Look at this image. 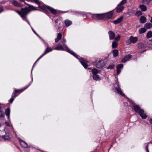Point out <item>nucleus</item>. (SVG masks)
<instances>
[{
  "mask_svg": "<svg viewBox=\"0 0 152 152\" xmlns=\"http://www.w3.org/2000/svg\"><path fill=\"white\" fill-rule=\"evenodd\" d=\"M113 15V13L112 11L109 12L101 14H92L91 18L94 19L100 20L103 19H110Z\"/></svg>",
  "mask_w": 152,
  "mask_h": 152,
  "instance_id": "1",
  "label": "nucleus"
},
{
  "mask_svg": "<svg viewBox=\"0 0 152 152\" xmlns=\"http://www.w3.org/2000/svg\"><path fill=\"white\" fill-rule=\"evenodd\" d=\"M128 101L130 102L132 106L133 107L135 112L137 113H138L142 118L145 119L147 118V116L144 113V110L141 109L139 105L136 104L133 101L129 98L128 99Z\"/></svg>",
  "mask_w": 152,
  "mask_h": 152,
  "instance_id": "2",
  "label": "nucleus"
},
{
  "mask_svg": "<svg viewBox=\"0 0 152 152\" xmlns=\"http://www.w3.org/2000/svg\"><path fill=\"white\" fill-rule=\"evenodd\" d=\"M15 11L24 20L26 21L30 25V23L27 19V15L30 12L31 10H28V8L26 7L24 8H22L20 11L15 10Z\"/></svg>",
  "mask_w": 152,
  "mask_h": 152,
  "instance_id": "3",
  "label": "nucleus"
},
{
  "mask_svg": "<svg viewBox=\"0 0 152 152\" xmlns=\"http://www.w3.org/2000/svg\"><path fill=\"white\" fill-rule=\"evenodd\" d=\"M93 64L98 68H101L105 65L103 60L100 58L97 59Z\"/></svg>",
  "mask_w": 152,
  "mask_h": 152,
  "instance_id": "4",
  "label": "nucleus"
},
{
  "mask_svg": "<svg viewBox=\"0 0 152 152\" xmlns=\"http://www.w3.org/2000/svg\"><path fill=\"white\" fill-rule=\"evenodd\" d=\"M30 85V84L27 85L25 87L20 90H14L13 92L12 97H15V98L19 94L22 92L25 89H27Z\"/></svg>",
  "mask_w": 152,
  "mask_h": 152,
  "instance_id": "5",
  "label": "nucleus"
},
{
  "mask_svg": "<svg viewBox=\"0 0 152 152\" xmlns=\"http://www.w3.org/2000/svg\"><path fill=\"white\" fill-rule=\"evenodd\" d=\"M138 40L137 37H134L131 36L129 39H127L126 42L127 45H129L131 43H135L137 42Z\"/></svg>",
  "mask_w": 152,
  "mask_h": 152,
  "instance_id": "6",
  "label": "nucleus"
},
{
  "mask_svg": "<svg viewBox=\"0 0 152 152\" xmlns=\"http://www.w3.org/2000/svg\"><path fill=\"white\" fill-rule=\"evenodd\" d=\"M132 57V56L130 54L126 55L122 58L121 61L122 62L125 63L131 58Z\"/></svg>",
  "mask_w": 152,
  "mask_h": 152,
  "instance_id": "7",
  "label": "nucleus"
},
{
  "mask_svg": "<svg viewBox=\"0 0 152 152\" xmlns=\"http://www.w3.org/2000/svg\"><path fill=\"white\" fill-rule=\"evenodd\" d=\"M115 92H117L120 95L124 96H125V94H124L121 90V88L119 87H116L115 88Z\"/></svg>",
  "mask_w": 152,
  "mask_h": 152,
  "instance_id": "8",
  "label": "nucleus"
},
{
  "mask_svg": "<svg viewBox=\"0 0 152 152\" xmlns=\"http://www.w3.org/2000/svg\"><path fill=\"white\" fill-rule=\"evenodd\" d=\"M124 7L123 6L120 5L118 4L115 8V10L117 12L119 13L122 12L124 9Z\"/></svg>",
  "mask_w": 152,
  "mask_h": 152,
  "instance_id": "9",
  "label": "nucleus"
},
{
  "mask_svg": "<svg viewBox=\"0 0 152 152\" xmlns=\"http://www.w3.org/2000/svg\"><path fill=\"white\" fill-rule=\"evenodd\" d=\"M108 34L110 40H113L114 39L115 37V34L112 31H110Z\"/></svg>",
  "mask_w": 152,
  "mask_h": 152,
  "instance_id": "10",
  "label": "nucleus"
},
{
  "mask_svg": "<svg viewBox=\"0 0 152 152\" xmlns=\"http://www.w3.org/2000/svg\"><path fill=\"white\" fill-rule=\"evenodd\" d=\"M66 51L74 56L77 58L78 59H79L78 58V56L75 52L70 50L68 48L66 49Z\"/></svg>",
  "mask_w": 152,
  "mask_h": 152,
  "instance_id": "11",
  "label": "nucleus"
},
{
  "mask_svg": "<svg viewBox=\"0 0 152 152\" xmlns=\"http://www.w3.org/2000/svg\"><path fill=\"white\" fill-rule=\"evenodd\" d=\"M20 145L22 146L24 148H28V147L27 143L24 141L21 140L20 139H19Z\"/></svg>",
  "mask_w": 152,
  "mask_h": 152,
  "instance_id": "12",
  "label": "nucleus"
},
{
  "mask_svg": "<svg viewBox=\"0 0 152 152\" xmlns=\"http://www.w3.org/2000/svg\"><path fill=\"white\" fill-rule=\"evenodd\" d=\"M54 50H66V48L64 49L63 46L60 44H58L56 47L54 49Z\"/></svg>",
  "mask_w": 152,
  "mask_h": 152,
  "instance_id": "13",
  "label": "nucleus"
},
{
  "mask_svg": "<svg viewBox=\"0 0 152 152\" xmlns=\"http://www.w3.org/2000/svg\"><path fill=\"white\" fill-rule=\"evenodd\" d=\"M123 67V64H120L118 65L117 66V74L118 75L119 74L121 71V69Z\"/></svg>",
  "mask_w": 152,
  "mask_h": 152,
  "instance_id": "14",
  "label": "nucleus"
},
{
  "mask_svg": "<svg viewBox=\"0 0 152 152\" xmlns=\"http://www.w3.org/2000/svg\"><path fill=\"white\" fill-rule=\"evenodd\" d=\"M47 9L50 10L51 13L53 14H55L57 13V12L56 10L48 6L47 7Z\"/></svg>",
  "mask_w": 152,
  "mask_h": 152,
  "instance_id": "15",
  "label": "nucleus"
},
{
  "mask_svg": "<svg viewBox=\"0 0 152 152\" xmlns=\"http://www.w3.org/2000/svg\"><path fill=\"white\" fill-rule=\"evenodd\" d=\"M79 59L80 62L82 65L86 69L88 67V65L84 61V60L82 58H81V59Z\"/></svg>",
  "mask_w": 152,
  "mask_h": 152,
  "instance_id": "16",
  "label": "nucleus"
},
{
  "mask_svg": "<svg viewBox=\"0 0 152 152\" xmlns=\"http://www.w3.org/2000/svg\"><path fill=\"white\" fill-rule=\"evenodd\" d=\"M123 17L121 16L120 17L118 18L116 20H114L112 21L114 24H117L120 23L123 20Z\"/></svg>",
  "mask_w": 152,
  "mask_h": 152,
  "instance_id": "17",
  "label": "nucleus"
},
{
  "mask_svg": "<svg viewBox=\"0 0 152 152\" xmlns=\"http://www.w3.org/2000/svg\"><path fill=\"white\" fill-rule=\"evenodd\" d=\"M140 22L142 23H145L146 21V18L144 16H142L140 18Z\"/></svg>",
  "mask_w": 152,
  "mask_h": 152,
  "instance_id": "18",
  "label": "nucleus"
},
{
  "mask_svg": "<svg viewBox=\"0 0 152 152\" xmlns=\"http://www.w3.org/2000/svg\"><path fill=\"white\" fill-rule=\"evenodd\" d=\"M10 109L9 108H8L5 111V114L8 117V119L10 118Z\"/></svg>",
  "mask_w": 152,
  "mask_h": 152,
  "instance_id": "19",
  "label": "nucleus"
},
{
  "mask_svg": "<svg viewBox=\"0 0 152 152\" xmlns=\"http://www.w3.org/2000/svg\"><path fill=\"white\" fill-rule=\"evenodd\" d=\"M64 23L66 26L68 27L72 24V22L69 20H66L64 21Z\"/></svg>",
  "mask_w": 152,
  "mask_h": 152,
  "instance_id": "20",
  "label": "nucleus"
},
{
  "mask_svg": "<svg viewBox=\"0 0 152 152\" xmlns=\"http://www.w3.org/2000/svg\"><path fill=\"white\" fill-rule=\"evenodd\" d=\"M53 49L51 48L48 47L47 48L45 49L44 52L43 54L44 56L48 53L51 51Z\"/></svg>",
  "mask_w": 152,
  "mask_h": 152,
  "instance_id": "21",
  "label": "nucleus"
},
{
  "mask_svg": "<svg viewBox=\"0 0 152 152\" xmlns=\"http://www.w3.org/2000/svg\"><path fill=\"white\" fill-rule=\"evenodd\" d=\"M62 38V34L61 33H58L57 34V37L55 39L56 42H57Z\"/></svg>",
  "mask_w": 152,
  "mask_h": 152,
  "instance_id": "22",
  "label": "nucleus"
},
{
  "mask_svg": "<svg viewBox=\"0 0 152 152\" xmlns=\"http://www.w3.org/2000/svg\"><path fill=\"white\" fill-rule=\"evenodd\" d=\"M139 7L142 11H145L147 10V7L145 5H140Z\"/></svg>",
  "mask_w": 152,
  "mask_h": 152,
  "instance_id": "23",
  "label": "nucleus"
},
{
  "mask_svg": "<svg viewBox=\"0 0 152 152\" xmlns=\"http://www.w3.org/2000/svg\"><path fill=\"white\" fill-rule=\"evenodd\" d=\"M145 48V46L142 43L138 44V48L140 50L144 49Z\"/></svg>",
  "mask_w": 152,
  "mask_h": 152,
  "instance_id": "24",
  "label": "nucleus"
},
{
  "mask_svg": "<svg viewBox=\"0 0 152 152\" xmlns=\"http://www.w3.org/2000/svg\"><path fill=\"white\" fill-rule=\"evenodd\" d=\"M144 27L146 28L149 29L152 27V24L147 23L145 25Z\"/></svg>",
  "mask_w": 152,
  "mask_h": 152,
  "instance_id": "25",
  "label": "nucleus"
},
{
  "mask_svg": "<svg viewBox=\"0 0 152 152\" xmlns=\"http://www.w3.org/2000/svg\"><path fill=\"white\" fill-rule=\"evenodd\" d=\"M113 56L114 57L117 56L118 54V51L117 49H114L113 51Z\"/></svg>",
  "mask_w": 152,
  "mask_h": 152,
  "instance_id": "26",
  "label": "nucleus"
},
{
  "mask_svg": "<svg viewBox=\"0 0 152 152\" xmlns=\"http://www.w3.org/2000/svg\"><path fill=\"white\" fill-rule=\"evenodd\" d=\"M2 138L4 139L5 140H9L10 139V137L8 135H5L1 136Z\"/></svg>",
  "mask_w": 152,
  "mask_h": 152,
  "instance_id": "27",
  "label": "nucleus"
},
{
  "mask_svg": "<svg viewBox=\"0 0 152 152\" xmlns=\"http://www.w3.org/2000/svg\"><path fill=\"white\" fill-rule=\"evenodd\" d=\"M147 30V29L145 28H142L140 29L139 30V33L140 34H142L145 32Z\"/></svg>",
  "mask_w": 152,
  "mask_h": 152,
  "instance_id": "28",
  "label": "nucleus"
},
{
  "mask_svg": "<svg viewBox=\"0 0 152 152\" xmlns=\"http://www.w3.org/2000/svg\"><path fill=\"white\" fill-rule=\"evenodd\" d=\"M29 6V7H27L28 8V10H29L31 11L32 10H36V7L33 5H30L29 4H28Z\"/></svg>",
  "mask_w": 152,
  "mask_h": 152,
  "instance_id": "29",
  "label": "nucleus"
},
{
  "mask_svg": "<svg viewBox=\"0 0 152 152\" xmlns=\"http://www.w3.org/2000/svg\"><path fill=\"white\" fill-rule=\"evenodd\" d=\"M93 77V79L95 80H100L101 79L100 77H99V75H98L97 74L94 75Z\"/></svg>",
  "mask_w": 152,
  "mask_h": 152,
  "instance_id": "30",
  "label": "nucleus"
},
{
  "mask_svg": "<svg viewBox=\"0 0 152 152\" xmlns=\"http://www.w3.org/2000/svg\"><path fill=\"white\" fill-rule=\"evenodd\" d=\"M12 4L14 6H15L18 7H20L22 6L20 4L18 3L17 1L15 0L13 1Z\"/></svg>",
  "mask_w": 152,
  "mask_h": 152,
  "instance_id": "31",
  "label": "nucleus"
},
{
  "mask_svg": "<svg viewBox=\"0 0 152 152\" xmlns=\"http://www.w3.org/2000/svg\"><path fill=\"white\" fill-rule=\"evenodd\" d=\"M118 45L117 43L115 41H114L112 42V47L113 48H116Z\"/></svg>",
  "mask_w": 152,
  "mask_h": 152,
  "instance_id": "32",
  "label": "nucleus"
},
{
  "mask_svg": "<svg viewBox=\"0 0 152 152\" xmlns=\"http://www.w3.org/2000/svg\"><path fill=\"white\" fill-rule=\"evenodd\" d=\"M152 37V31H149L147 34L146 37L147 38H150Z\"/></svg>",
  "mask_w": 152,
  "mask_h": 152,
  "instance_id": "33",
  "label": "nucleus"
},
{
  "mask_svg": "<svg viewBox=\"0 0 152 152\" xmlns=\"http://www.w3.org/2000/svg\"><path fill=\"white\" fill-rule=\"evenodd\" d=\"M66 42V40L63 39V40L61 41V42L62 43V45L64 46L65 48H66V49L68 47L66 45L65 43Z\"/></svg>",
  "mask_w": 152,
  "mask_h": 152,
  "instance_id": "34",
  "label": "nucleus"
},
{
  "mask_svg": "<svg viewBox=\"0 0 152 152\" xmlns=\"http://www.w3.org/2000/svg\"><path fill=\"white\" fill-rule=\"evenodd\" d=\"M1 107H0V118H4V113L1 110Z\"/></svg>",
  "mask_w": 152,
  "mask_h": 152,
  "instance_id": "35",
  "label": "nucleus"
},
{
  "mask_svg": "<svg viewBox=\"0 0 152 152\" xmlns=\"http://www.w3.org/2000/svg\"><path fill=\"white\" fill-rule=\"evenodd\" d=\"M92 72L94 75L97 74L98 73V70L97 69H92Z\"/></svg>",
  "mask_w": 152,
  "mask_h": 152,
  "instance_id": "36",
  "label": "nucleus"
},
{
  "mask_svg": "<svg viewBox=\"0 0 152 152\" xmlns=\"http://www.w3.org/2000/svg\"><path fill=\"white\" fill-rule=\"evenodd\" d=\"M142 14V12L140 11H137L136 12V15L139 16Z\"/></svg>",
  "mask_w": 152,
  "mask_h": 152,
  "instance_id": "37",
  "label": "nucleus"
},
{
  "mask_svg": "<svg viewBox=\"0 0 152 152\" xmlns=\"http://www.w3.org/2000/svg\"><path fill=\"white\" fill-rule=\"evenodd\" d=\"M126 2V0H123L119 4L120 5L123 6V5L125 4Z\"/></svg>",
  "mask_w": 152,
  "mask_h": 152,
  "instance_id": "38",
  "label": "nucleus"
},
{
  "mask_svg": "<svg viewBox=\"0 0 152 152\" xmlns=\"http://www.w3.org/2000/svg\"><path fill=\"white\" fill-rule=\"evenodd\" d=\"M114 67V65L113 64L110 65L107 68V69H113Z\"/></svg>",
  "mask_w": 152,
  "mask_h": 152,
  "instance_id": "39",
  "label": "nucleus"
},
{
  "mask_svg": "<svg viewBox=\"0 0 152 152\" xmlns=\"http://www.w3.org/2000/svg\"><path fill=\"white\" fill-rule=\"evenodd\" d=\"M121 36L120 35H118L116 37H115L114 38L115 41H118L120 39Z\"/></svg>",
  "mask_w": 152,
  "mask_h": 152,
  "instance_id": "40",
  "label": "nucleus"
},
{
  "mask_svg": "<svg viewBox=\"0 0 152 152\" xmlns=\"http://www.w3.org/2000/svg\"><path fill=\"white\" fill-rule=\"evenodd\" d=\"M15 98V97H12V98L9 100V102H10L11 103H12V102H13V101L14 100Z\"/></svg>",
  "mask_w": 152,
  "mask_h": 152,
  "instance_id": "41",
  "label": "nucleus"
},
{
  "mask_svg": "<svg viewBox=\"0 0 152 152\" xmlns=\"http://www.w3.org/2000/svg\"><path fill=\"white\" fill-rule=\"evenodd\" d=\"M149 143L148 142L147 143V146H146V148L147 152H149V150H148V145H149Z\"/></svg>",
  "mask_w": 152,
  "mask_h": 152,
  "instance_id": "42",
  "label": "nucleus"
},
{
  "mask_svg": "<svg viewBox=\"0 0 152 152\" xmlns=\"http://www.w3.org/2000/svg\"><path fill=\"white\" fill-rule=\"evenodd\" d=\"M4 11L3 8L2 7H0V13Z\"/></svg>",
  "mask_w": 152,
  "mask_h": 152,
  "instance_id": "43",
  "label": "nucleus"
},
{
  "mask_svg": "<svg viewBox=\"0 0 152 152\" xmlns=\"http://www.w3.org/2000/svg\"><path fill=\"white\" fill-rule=\"evenodd\" d=\"M149 43L151 45H152V39H151L149 40Z\"/></svg>",
  "mask_w": 152,
  "mask_h": 152,
  "instance_id": "44",
  "label": "nucleus"
},
{
  "mask_svg": "<svg viewBox=\"0 0 152 152\" xmlns=\"http://www.w3.org/2000/svg\"><path fill=\"white\" fill-rule=\"evenodd\" d=\"M43 11L46 14H47L48 12L46 9H45Z\"/></svg>",
  "mask_w": 152,
  "mask_h": 152,
  "instance_id": "45",
  "label": "nucleus"
},
{
  "mask_svg": "<svg viewBox=\"0 0 152 152\" xmlns=\"http://www.w3.org/2000/svg\"><path fill=\"white\" fill-rule=\"evenodd\" d=\"M44 55L42 54L41 56H40L39 58L37 59L38 60H39L40 58H41Z\"/></svg>",
  "mask_w": 152,
  "mask_h": 152,
  "instance_id": "46",
  "label": "nucleus"
},
{
  "mask_svg": "<svg viewBox=\"0 0 152 152\" xmlns=\"http://www.w3.org/2000/svg\"><path fill=\"white\" fill-rule=\"evenodd\" d=\"M55 23L56 24V25H57V23H58V19H57L55 20Z\"/></svg>",
  "mask_w": 152,
  "mask_h": 152,
  "instance_id": "47",
  "label": "nucleus"
},
{
  "mask_svg": "<svg viewBox=\"0 0 152 152\" xmlns=\"http://www.w3.org/2000/svg\"><path fill=\"white\" fill-rule=\"evenodd\" d=\"M146 50V49H145V50H144L143 51H141V52H140V53H143V52H144Z\"/></svg>",
  "mask_w": 152,
  "mask_h": 152,
  "instance_id": "48",
  "label": "nucleus"
},
{
  "mask_svg": "<svg viewBox=\"0 0 152 152\" xmlns=\"http://www.w3.org/2000/svg\"><path fill=\"white\" fill-rule=\"evenodd\" d=\"M33 31L34 32V33L36 34L37 35V36H39V35L37 34L36 33V32H35V31H34V30H33Z\"/></svg>",
  "mask_w": 152,
  "mask_h": 152,
  "instance_id": "49",
  "label": "nucleus"
},
{
  "mask_svg": "<svg viewBox=\"0 0 152 152\" xmlns=\"http://www.w3.org/2000/svg\"><path fill=\"white\" fill-rule=\"evenodd\" d=\"M150 122L151 124H152V119H151L150 120Z\"/></svg>",
  "mask_w": 152,
  "mask_h": 152,
  "instance_id": "50",
  "label": "nucleus"
},
{
  "mask_svg": "<svg viewBox=\"0 0 152 152\" xmlns=\"http://www.w3.org/2000/svg\"><path fill=\"white\" fill-rule=\"evenodd\" d=\"M36 62H35V63H34V64L33 65V68H32V69H33V67L35 66V64H36Z\"/></svg>",
  "mask_w": 152,
  "mask_h": 152,
  "instance_id": "51",
  "label": "nucleus"
},
{
  "mask_svg": "<svg viewBox=\"0 0 152 152\" xmlns=\"http://www.w3.org/2000/svg\"><path fill=\"white\" fill-rule=\"evenodd\" d=\"M69 12V11H63V12H62V13H66V12Z\"/></svg>",
  "mask_w": 152,
  "mask_h": 152,
  "instance_id": "52",
  "label": "nucleus"
},
{
  "mask_svg": "<svg viewBox=\"0 0 152 152\" xmlns=\"http://www.w3.org/2000/svg\"><path fill=\"white\" fill-rule=\"evenodd\" d=\"M75 14H79V12H74Z\"/></svg>",
  "mask_w": 152,
  "mask_h": 152,
  "instance_id": "53",
  "label": "nucleus"
},
{
  "mask_svg": "<svg viewBox=\"0 0 152 152\" xmlns=\"http://www.w3.org/2000/svg\"><path fill=\"white\" fill-rule=\"evenodd\" d=\"M39 60H37V61H36L35 62H36V63H37Z\"/></svg>",
  "mask_w": 152,
  "mask_h": 152,
  "instance_id": "54",
  "label": "nucleus"
},
{
  "mask_svg": "<svg viewBox=\"0 0 152 152\" xmlns=\"http://www.w3.org/2000/svg\"><path fill=\"white\" fill-rule=\"evenodd\" d=\"M5 123H6V125H7V126H8V125H7V122H6Z\"/></svg>",
  "mask_w": 152,
  "mask_h": 152,
  "instance_id": "55",
  "label": "nucleus"
},
{
  "mask_svg": "<svg viewBox=\"0 0 152 152\" xmlns=\"http://www.w3.org/2000/svg\"><path fill=\"white\" fill-rule=\"evenodd\" d=\"M149 142V143H152L151 142Z\"/></svg>",
  "mask_w": 152,
  "mask_h": 152,
  "instance_id": "56",
  "label": "nucleus"
},
{
  "mask_svg": "<svg viewBox=\"0 0 152 152\" xmlns=\"http://www.w3.org/2000/svg\"><path fill=\"white\" fill-rule=\"evenodd\" d=\"M1 123H0V127L1 126Z\"/></svg>",
  "mask_w": 152,
  "mask_h": 152,
  "instance_id": "57",
  "label": "nucleus"
}]
</instances>
